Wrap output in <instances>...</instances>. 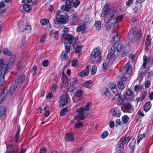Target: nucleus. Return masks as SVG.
I'll use <instances>...</instances> for the list:
<instances>
[{
	"label": "nucleus",
	"mask_w": 153,
	"mask_h": 153,
	"mask_svg": "<svg viewBox=\"0 0 153 153\" xmlns=\"http://www.w3.org/2000/svg\"><path fill=\"white\" fill-rule=\"evenodd\" d=\"M83 123L81 122H79L76 123L75 125V127L77 128H79L83 126Z\"/></svg>",
	"instance_id": "50"
},
{
	"label": "nucleus",
	"mask_w": 153,
	"mask_h": 153,
	"mask_svg": "<svg viewBox=\"0 0 153 153\" xmlns=\"http://www.w3.org/2000/svg\"><path fill=\"white\" fill-rule=\"evenodd\" d=\"M126 95L124 97L125 99L128 100H129L131 99L132 98H129V97H132L134 94V93L131 90L129 89L126 90Z\"/></svg>",
	"instance_id": "17"
},
{
	"label": "nucleus",
	"mask_w": 153,
	"mask_h": 153,
	"mask_svg": "<svg viewBox=\"0 0 153 153\" xmlns=\"http://www.w3.org/2000/svg\"><path fill=\"white\" fill-rule=\"evenodd\" d=\"M124 48L123 44L122 43H119L117 46L116 48L118 52H121Z\"/></svg>",
	"instance_id": "31"
},
{
	"label": "nucleus",
	"mask_w": 153,
	"mask_h": 153,
	"mask_svg": "<svg viewBox=\"0 0 153 153\" xmlns=\"http://www.w3.org/2000/svg\"><path fill=\"white\" fill-rule=\"evenodd\" d=\"M73 2V0H66L65 4L62 6L61 9L67 12L69 11L71 8L72 7Z\"/></svg>",
	"instance_id": "12"
},
{
	"label": "nucleus",
	"mask_w": 153,
	"mask_h": 153,
	"mask_svg": "<svg viewBox=\"0 0 153 153\" xmlns=\"http://www.w3.org/2000/svg\"><path fill=\"white\" fill-rule=\"evenodd\" d=\"M102 94L105 96H108L110 94L109 90L108 88H104L102 90Z\"/></svg>",
	"instance_id": "28"
},
{
	"label": "nucleus",
	"mask_w": 153,
	"mask_h": 153,
	"mask_svg": "<svg viewBox=\"0 0 153 153\" xmlns=\"http://www.w3.org/2000/svg\"><path fill=\"white\" fill-rule=\"evenodd\" d=\"M144 62L143 63L142 67L140 68L139 71L138 79H141L147 73L146 70V66L147 61V58L146 55H144L143 57Z\"/></svg>",
	"instance_id": "6"
},
{
	"label": "nucleus",
	"mask_w": 153,
	"mask_h": 153,
	"mask_svg": "<svg viewBox=\"0 0 153 153\" xmlns=\"http://www.w3.org/2000/svg\"><path fill=\"white\" fill-rule=\"evenodd\" d=\"M118 87L119 88L121 89L124 87V84L122 82L119 81L118 82Z\"/></svg>",
	"instance_id": "52"
},
{
	"label": "nucleus",
	"mask_w": 153,
	"mask_h": 153,
	"mask_svg": "<svg viewBox=\"0 0 153 153\" xmlns=\"http://www.w3.org/2000/svg\"><path fill=\"white\" fill-rule=\"evenodd\" d=\"M65 139L67 141H72L74 140V138L72 134L67 133Z\"/></svg>",
	"instance_id": "23"
},
{
	"label": "nucleus",
	"mask_w": 153,
	"mask_h": 153,
	"mask_svg": "<svg viewBox=\"0 0 153 153\" xmlns=\"http://www.w3.org/2000/svg\"><path fill=\"white\" fill-rule=\"evenodd\" d=\"M49 62L48 60H45L44 61L42 62V65L45 67H47L48 66Z\"/></svg>",
	"instance_id": "54"
},
{
	"label": "nucleus",
	"mask_w": 153,
	"mask_h": 153,
	"mask_svg": "<svg viewBox=\"0 0 153 153\" xmlns=\"http://www.w3.org/2000/svg\"><path fill=\"white\" fill-rule=\"evenodd\" d=\"M97 69V66L96 65H93L91 70L92 74V75H94L96 73Z\"/></svg>",
	"instance_id": "45"
},
{
	"label": "nucleus",
	"mask_w": 153,
	"mask_h": 153,
	"mask_svg": "<svg viewBox=\"0 0 153 153\" xmlns=\"http://www.w3.org/2000/svg\"><path fill=\"white\" fill-rule=\"evenodd\" d=\"M121 122L120 119H117L116 121V126H117L121 124Z\"/></svg>",
	"instance_id": "61"
},
{
	"label": "nucleus",
	"mask_w": 153,
	"mask_h": 153,
	"mask_svg": "<svg viewBox=\"0 0 153 153\" xmlns=\"http://www.w3.org/2000/svg\"><path fill=\"white\" fill-rule=\"evenodd\" d=\"M68 28L67 27H65L64 29L63 30L64 31V33H63L62 35V40H64V39L63 38V35L64 34H67L68 35V34H69L70 35H71L68 33Z\"/></svg>",
	"instance_id": "40"
},
{
	"label": "nucleus",
	"mask_w": 153,
	"mask_h": 153,
	"mask_svg": "<svg viewBox=\"0 0 153 153\" xmlns=\"http://www.w3.org/2000/svg\"><path fill=\"white\" fill-rule=\"evenodd\" d=\"M131 73V67L128 63L126 64L121 71V74L123 75H130Z\"/></svg>",
	"instance_id": "10"
},
{
	"label": "nucleus",
	"mask_w": 153,
	"mask_h": 153,
	"mask_svg": "<svg viewBox=\"0 0 153 153\" xmlns=\"http://www.w3.org/2000/svg\"><path fill=\"white\" fill-rule=\"evenodd\" d=\"M142 36V34L140 31L137 32L136 28H132L129 30L128 33V38L129 41L133 43L136 40L137 38L138 39L140 40V37Z\"/></svg>",
	"instance_id": "5"
},
{
	"label": "nucleus",
	"mask_w": 153,
	"mask_h": 153,
	"mask_svg": "<svg viewBox=\"0 0 153 153\" xmlns=\"http://www.w3.org/2000/svg\"><path fill=\"white\" fill-rule=\"evenodd\" d=\"M115 52V48L114 46H112L108 51V54L107 56V58L110 59L113 56Z\"/></svg>",
	"instance_id": "20"
},
{
	"label": "nucleus",
	"mask_w": 153,
	"mask_h": 153,
	"mask_svg": "<svg viewBox=\"0 0 153 153\" xmlns=\"http://www.w3.org/2000/svg\"><path fill=\"white\" fill-rule=\"evenodd\" d=\"M80 2L79 0H76L74 2H73L72 7L76 8L80 4Z\"/></svg>",
	"instance_id": "42"
},
{
	"label": "nucleus",
	"mask_w": 153,
	"mask_h": 153,
	"mask_svg": "<svg viewBox=\"0 0 153 153\" xmlns=\"http://www.w3.org/2000/svg\"><path fill=\"white\" fill-rule=\"evenodd\" d=\"M95 26L97 30H100L101 28V23L100 21H97L96 22Z\"/></svg>",
	"instance_id": "41"
},
{
	"label": "nucleus",
	"mask_w": 153,
	"mask_h": 153,
	"mask_svg": "<svg viewBox=\"0 0 153 153\" xmlns=\"http://www.w3.org/2000/svg\"><path fill=\"white\" fill-rule=\"evenodd\" d=\"M124 108L127 111H129L131 110V105L129 103H125L123 105Z\"/></svg>",
	"instance_id": "39"
},
{
	"label": "nucleus",
	"mask_w": 153,
	"mask_h": 153,
	"mask_svg": "<svg viewBox=\"0 0 153 153\" xmlns=\"http://www.w3.org/2000/svg\"><path fill=\"white\" fill-rule=\"evenodd\" d=\"M37 69V67L36 66L35 67V66L33 67L32 68V71L33 72V74L35 75L36 74V71Z\"/></svg>",
	"instance_id": "60"
},
{
	"label": "nucleus",
	"mask_w": 153,
	"mask_h": 153,
	"mask_svg": "<svg viewBox=\"0 0 153 153\" xmlns=\"http://www.w3.org/2000/svg\"><path fill=\"white\" fill-rule=\"evenodd\" d=\"M17 88V86L15 85V84L12 83V85H11L10 89L8 91V94L10 95L13 94L16 88Z\"/></svg>",
	"instance_id": "22"
},
{
	"label": "nucleus",
	"mask_w": 153,
	"mask_h": 153,
	"mask_svg": "<svg viewBox=\"0 0 153 153\" xmlns=\"http://www.w3.org/2000/svg\"><path fill=\"white\" fill-rule=\"evenodd\" d=\"M110 61V59L107 58V60L103 64V68L104 69H106L109 65V62Z\"/></svg>",
	"instance_id": "38"
},
{
	"label": "nucleus",
	"mask_w": 153,
	"mask_h": 153,
	"mask_svg": "<svg viewBox=\"0 0 153 153\" xmlns=\"http://www.w3.org/2000/svg\"><path fill=\"white\" fill-rule=\"evenodd\" d=\"M3 93L1 94L0 97V104L1 102V100H3L6 97V96L7 94H5L4 93V92H3Z\"/></svg>",
	"instance_id": "48"
},
{
	"label": "nucleus",
	"mask_w": 153,
	"mask_h": 153,
	"mask_svg": "<svg viewBox=\"0 0 153 153\" xmlns=\"http://www.w3.org/2000/svg\"><path fill=\"white\" fill-rule=\"evenodd\" d=\"M6 117V109L5 107L1 106L0 108V118L3 119Z\"/></svg>",
	"instance_id": "18"
},
{
	"label": "nucleus",
	"mask_w": 153,
	"mask_h": 153,
	"mask_svg": "<svg viewBox=\"0 0 153 153\" xmlns=\"http://www.w3.org/2000/svg\"><path fill=\"white\" fill-rule=\"evenodd\" d=\"M25 75L17 76L15 77L14 80L13 81L12 83L15 84V85L17 86V88H19L25 82Z\"/></svg>",
	"instance_id": "7"
},
{
	"label": "nucleus",
	"mask_w": 153,
	"mask_h": 153,
	"mask_svg": "<svg viewBox=\"0 0 153 153\" xmlns=\"http://www.w3.org/2000/svg\"><path fill=\"white\" fill-rule=\"evenodd\" d=\"M101 56L96 57L91 59V62L92 63H100L101 61Z\"/></svg>",
	"instance_id": "24"
},
{
	"label": "nucleus",
	"mask_w": 153,
	"mask_h": 153,
	"mask_svg": "<svg viewBox=\"0 0 153 153\" xmlns=\"http://www.w3.org/2000/svg\"><path fill=\"white\" fill-rule=\"evenodd\" d=\"M16 59V55H13L10 58L7 64H5L3 63V60L0 59V81L2 83L4 80V76L6 73H8L12 68L13 63Z\"/></svg>",
	"instance_id": "1"
},
{
	"label": "nucleus",
	"mask_w": 153,
	"mask_h": 153,
	"mask_svg": "<svg viewBox=\"0 0 153 153\" xmlns=\"http://www.w3.org/2000/svg\"><path fill=\"white\" fill-rule=\"evenodd\" d=\"M46 37L47 35L46 34H45L43 35L42 37L40 39V42L42 43H44L46 40Z\"/></svg>",
	"instance_id": "53"
},
{
	"label": "nucleus",
	"mask_w": 153,
	"mask_h": 153,
	"mask_svg": "<svg viewBox=\"0 0 153 153\" xmlns=\"http://www.w3.org/2000/svg\"><path fill=\"white\" fill-rule=\"evenodd\" d=\"M118 39L117 38V36L116 35L114 36L113 39L112 40V42L114 44H115L117 41H118Z\"/></svg>",
	"instance_id": "56"
},
{
	"label": "nucleus",
	"mask_w": 153,
	"mask_h": 153,
	"mask_svg": "<svg viewBox=\"0 0 153 153\" xmlns=\"http://www.w3.org/2000/svg\"><path fill=\"white\" fill-rule=\"evenodd\" d=\"M151 103L150 102H146L144 107V110L146 112L148 111L150 108L151 106Z\"/></svg>",
	"instance_id": "27"
},
{
	"label": "nucleus",
	"mask_w": 153,
	"mask_h": 153,
	"mask_svg": "<svg viewBox=\"0 0 153 153\" xmlns=\"http://www.w3.org/2000/svg\"><path fill=\"white\" fill-rule=\"evenodd\" d=\"M83 92L81 90H77L75 93L73 97V102L77 103L81 100V97L82 95Z\"/></svg>",
	"instance_id": "9"
},
{
	"label": "nucleus",
	"mask_w": 153,
	"mask_h": 153,
	"mask_svg": "<svg viewBox=\"0 0 153 153\" xmlns=\"http://www.w3.org/2000/svg\"><path fill=\"white\" fill-rule=\"evenodd\" d=\"M19 30L22 32L25 31L26 33H29L31 32V26L29 23H26L22 25Z\"/></svg>",
	"instance_id": "11"
},
{
	"label": "nucleus",
	"mask_w": 153,
	"mask_h": 153,
	"mask_svg": "<svg viewBox=\"0 0 153 153\" xmlns=\"http://www.w3.org/2000/svg\"><path fill=\"white\" fill-rule=\"evenodd\" d=\"M40 22L42 25H45L48 24L49 22V21L48 19H41Z\"/></svg>",
	"instance_id": "35"
},
{
	"label": "nucleus",
	"mask_w": 153,
	"mask_h": 153,
	"mask_svg": "<svg viewBox=\"0 0 153 153\" xmlns=\"http://www.w3.org/2000/svg\"><path fill=\"white\" fill-rule=\"evenodd\" d=\"M53 94L49 92L46 96V97L48 99H52L53 98Z\"/></svg>",
	"instance_id": "55"
},
{
	"label": "nucleus",
	"mask_w": 153,
	"mask_h": 153,
	"mask_svg": "<svg viewBox=\"0 0 153 153\" xmlns=\"http://www.w3.org/2000/svg\"><path fill=\"white\" fill-rule=\"evenodd\" d=\"M116 11L112 9H108V4H106L102 9L101 14L102 16H106L108 19L107 22H112L115 21Z\"/></svg>",
	"instance_id": "2"
},
{
	"label": "nucleus",
	"mask_w": 153,
	"mask_h": 153,
	"mask_svg": "<svg viewBox=\"0 0 153 153\" xmlns=\"http://www.w3.org/2000/svg\"><path fill=\"white\" fill-rule=\"evenodd\" d=\"M68 53H67L65 51H63L62 52L61 57L62 61H64L67 59L68 58Z\"/></svg>",
	"instance_id": "25"
},
{
	"label": "nucleus",
	"mask_w": 153,
	"mask_h": 153,
	"mask_svg": "<svg viewBox=\"0 0 153 153\" xmlns=\"http://www.w3.org/2000/svg\"><path fill=\"white\" fill-rule=\"evenodd\" d=\"M78 64V61L76 59H74L72 62V65L73 66L75 67Z\"/></svg>",
	"instance_id": "58"
},
{
	"label": "nucleus",
	"mask_w": 153,
	"mask_h": 153,
	"mask_svg": "<svg viewBox=\"0 0 153 153\" xmlns=\"http://www.w3.org/2000/svg\"><path fill=\"white\" fill-rule=\"evenodd\" d=\"M3 52L4 54L8 56H10L12 54L11 52H10L6 48L3 50Z\"/></svg>",
	"instance_id": "44"
},
{
	"label": "nucleus",
	"mask_w": 153,
	"mask_h": 153,
	"mask_svg": "<svg viewBox=\"0 0 153 153\" xmlns=\"http://www.w3.org/2000/svg\"><path fill=\"white\" fill-rule=\"evenodd\" d=\"M129 118L127 115H124L122 117V120L124 123H126L128 121Z\"/></svg>",
	"instance_id": "43"
},
{
	"label": "nucleus",
	"mask_w": 153,
	"mask_h": 153,
	"mask_svg": "<svg viewBox=\"0 0 153 153\" xmlns=\"http://www.w3.org/2000/svg\"><path fill=\"white\" fill-rule=\"evenodd\" d=\"M89 72L88 70H84L80 72L79 76L81 77H83L87 76Z\"/></svg>",
	"instance_id": "33"
},
{
	"label": "nucleus",
	"mask_w": 153,
	"mask_h": 153,
	"mask_svg": "<svg viewBox=\"0 0 153 153\" xmlns=\"http://www.w3.org/2000/svg\"><path fill=\"white\" fill-rule=\"evenodd\" d=\"M151 82L149 80H148L146 82L145 84V86L146 88H148L150 85Z\"/></svg>",
	"instance_id": "59"
},
{
	"label": "nucleus",
	"mask_w": 153,
	"mask_h": 153,
	"mask_svg": "<svg viewBox=\"0 0 153 153\" xmlns=\"http://www.w3.org/2000/svg\"><path fill=\"white\" fill-rule=\"evenodd\" d=\"M108 135V132L107 131H105L101 136V137L102 139L105 138Z\"/></svg>",
	"instance_id": "51"
},
{
	"label": "nucleus",
	"mask_w": 153,
	"mask_h": 153,
	"mask_svg": "<svg viewBox=\"0 0 153 153\" xmlns=\"http://www.w3.org/2000/svg\"><path fill=\"white\" fill-rule=\"evenodd\" d=\"M130 139L129 137H123L120 139V143L119 144L118 147L121 149L123 148L124 145L128 143L130 141Z\"/></svg>",
	"instance_id": "13"
},
{
	"label": "nucleus",
	"mask_w": 153,
	"mask_h": 153,
	"mask_svg": "<svg viewBox=\"0 0 153 153\" xmlns=\"http://www.w3.org/2000/svg\"><path fill=\"white\" fill-rule=\"evenodd\" d=\"M68 97L65 94H63L61 97L59 102L61 105L64 106L68 103Z\"/></svg>",
	"instance_id": "14"
},
{
	"label": "nucleus",
	"mask_w": 153,
	"mask_h": 153,
	"mask_svg": "<svg viewBox=\"0 0 153 153\" xmlns=\"http://www.w3.org/2000/svg\"><path fill=\"white\" fill-rule=\"evenodd\" d=\"M85 26L84 25H80L77 28V31L79 32L80 31H84L85 30Z\"/></svg>",
	"instance_id": "37"
},
{
	"label": "nucleus",
	"mask_w": 153,
	"mask_h": 153,
	"mask_svg": "<svg viewBox=\"0 0 153 153\" xmlns=\"http://www.w3.org/2000/svg\"><path fill=\"white\" fill-rule=\"evenodd\" d=\"M115 24V22H107L106 24V30H108L111 29Z\"/></svg>",
	"instance_id": "26"
},
{
	"label": "nucleus",
	"mask_w": 153,
	"mask_h": 153,
	"mask_svg": "<svg viewBox=\"0 0 153 153\" xmlns=\"http://www.w3.org/2000/svg\"><path fill=\"white\" fill-rule=\"evenodd\" d=\"M63 35V38L64 39V43L65 45V51L68 53L70 52L71 48L74 47L76 42V39L73 35Z\"/></svg>",
	"instance_id": "3"
},
{
	"label": "nucleus",
	"mask_w": 153,
	"mask_h": 153,
	"mask_svg": "<svg viewBox=\"0 0 153 153\" xmlns=\"http://www.w3.org/2000/svg\"><path fill=\"white\" fill-rule=\"evenodd\" d=\"M57 86L56 84H54L52 86V87L51 89V92H55L57 88Z\"/></svg>",
	"instance_id": "57"
},
{
	"label": "nucleus",
	"mask_w": 153,
	"mask_h": 153,
	"mask_svg": "<svg viewBox=\"0 0 153 153\" xmlns=\"http://www.w3.org/2000/svg\"><path fill=\"white\" fill-rule=\"evenodd\" d=\"M149 60L150 62V64H153V55H152L150 56Z\"/></svg>",
	"instance_id": "64"
},
{
	"label": "nucleus",
	"mask_w": 153,
	"mask_h": 153,
	"mask_svg": "<svg viewBox=\"0 0 153 153\" xmlns=\"http://www.w3.org/2000/svg\"><path fill=\"white\" fill-rule=\"evenodd\" d=\"M82 46H77L75 48V53H80L82 51Z\"/></svg>",
	"instance_id": "36"
},
{
	"label": "nucleus",
	"mask_w": 153,
	"mask_h": 153,
	"mask_svg": "<svg viewBox=\"0 0 153 153\" xmlns=\"http://www.w3.org/2000/svg\"><path fill=\"white\" fill-rule=\"evenodd\" d=\"M153 76V72L152 71L148 73L147 77V78H151Z\"/></svg>",
	"instance_id": "62"
},
{
	"label": "nucleus",
	"mask_w": 153,
	"mask_h": 153,
	"mask_svg": "<svg viewBox=\"0 0 153 153\" xmlns=\"http://www.w3.org/2000/svg\"><path fill=\"white\" fill-rule=\"evenodd\" d=\"M111 113L114 117H119L120 115L119 110L117 108H113L111 109Z\"/></svg>",
	"instance_id": "19"
},
{
	"label": "nucleus",
	"mask_w": 153,
	"mask_h": 153,
	"mask_svg": "<svg viewBox=\"0 0 153 153\" xmlns=\"http://www.w3.org/2000/svg\"><path fill=\"white\" fill-rule=\"evenodd\" d=\"M83 86L88 88H90L92 86V83L91 81H87L83 84Z\"/></svg>",
	"instance_id": "32"
},
{
	"label": "nucleus",
	"mask_w": 153,
	"mask_h": 153,
	"mask_svg": "<svg viewBox=\"0 0 153 153\" xmlns=\"http://www.w3.org/2000/svg\"><path fill=\"white\" fill-rule=\"evenodd\" d=\"M145 135L144 134H142L138 137L137 143H139L140 141L145 137Z\"/></svg>",
	"instance_id": "47"
},
{
	"label": "nucleus",
	"mask_w": 153,
	"mask_h": 153,
	"mask_svg": "<svg viewBox=\"0 0 153 153\" xmlns=\"http://www.w3.org/2000/svg\"><path fill=\"white\" fill-rule=\"evenodd\" d=\"M130 148L131 150L130 152V153H134V149L135 148V146L134 145H130Z\"/></svg>",
	"instance_id": "63"
},
{
	"label": "nucleus",
	"mask_w": 153,
	"mask_h": 153,
	"mask_svg": "<svg viewBox=\"0 0 153 153\" xmlns=\"http://www.w3.org/2000/svg\"><path fill=\"white\" fill-rule=\"evenodd\" d=\"M121 97V94L120 93L117 94L114 97L113 100L116 101H117Z\"/></svg>",
	"instance_id": "49"
},
{
	"label": "nucleus",
	"mask_w": 153,
	"mask_h": 153,
	"mask_svg": "<svg viewBox=\"0 0 153 153\" xmlns=\"http://www.w3.org/2000/svg\"><path fill=\"white\" fill-rule=\"evenodd\" d=\"M92 105L91 102H88L84 108H80L76 110L78 113L75 115L74 119L77 121L83 120L85 119V116L84 114L86 111H88L90 110V107Z\"/></svg>",
	"instance_id": "4"
},
{
	"label": "nucleus",
	"mask_w": 153,
	"mask_h": 153,
	"mask_svg": "<svg viewBox=\"0 0 153 153\" xmlns=\"http://www.w3.org/2000/svg\"><path fill=\"white\" fill-rule=\"evenodd\" d=\"M23 8L24 10L26 12H30L32 10L31 6L27 4L24 5Z\"/></svg>",
	"instance_id": "29"
},
{
	"label": "nucleus",
	"mask_w": 153,
	"mask_h": 153,
	"mask_svg": "<svg viewBox=\"0 0 153 153\" xmlns=\"http://www.w3.org/2000/svg\"><path fill=\"white\" fill-rule=\"evenodd\" d=\"M79 18L76 14H73L71 15V24L76 25L78 23Z\"/></svg>",
	"instance_id": "16"
},
{
	"label": "nucleus",
	"mask_w": 153,
	"mask_h": 153,
	"mask_svg": "<svg viewBox=\"0 0 153 153\" xmlns=\"http://www.w3.org/2000/svg\"><path fill=\"white\" fill-rule=\"evenodd\" d=\"M151 39L150 38V36H148L146 39V42L145 50L147 51L149 49V47L150 46L151 44Z\"/></svg>",
	"instance_id": "21"
},
{
	"label": "nucleus",
	"mask_w": 153,
	"mask_h": 153,
	"mask_svg": "<svg viewBox=\"0 0 153 153\" xmlns=\"http://www.w3.org/2000/svg\"><path fill=\"white\" fill-rule=\"evenodd\" d=\"M101 56V53L99 49H94L91 54V59Z\"/></svg>",
	"instance_id": "15"
},
{
	"label": "nucleus",
	"mask_w": 153,
	"mask_h": 153,
	"mask_svg": "<svg viewBox=\"0 0 153 153\" xmlns=\"http://www.w3.org/2000/svg\"><path fill=\"white\" fill-rule=\"evenodd\" d=\"M67 112V109L64 108L62 109L60 112V115L62 116H64Z\"/></svg>",
	"instance_id": "46"
},
{
	"label": "nucleus",
	"mask_w": 153,
	"mask_h": 153,
	"mask_svg": "<svg viewBox=\"0 0 153 153\" xmlns=\"http://www.w3.org/2000/svg\"><path fill=\"white\" fill-rule=\"evenodd\" d=\"M147 94V92L146 91H144L142 94V96L141 97H139L137 98V102H139V101H142L143 100L146 96Z\"/></svg>",
	"instance_id": "34"
},
{
	"label": "nucleus",
	"mask_w": 153,
	"mask_h": 153,
	"mask_svg": "<svg viewBox=\"0 0 153 153\" xmlns=\"http://www.w3.org/2000/svg\"><path fill=\"white\" fill-rule=\"evenodd\" d=\"M124 16V14H122L117 16L116 19H115V21L114 22H115V24L120 22L123 20Z\"/></svg>",
	"instance_id": "30"
},
{
	"label": "nucleus",
	"mask_w": 153,
	"mask_h": 153,
	"mask_svg": "<svg viewBox=\"0 0 153 153\" xmlns=\"http://www.w3.org/2000/svg\"><path fill=\"white\" fill-rule=\"evenodd\" d=\"M65 18L64 16L61 14L60 12H58L56 18L54 21V23L56 25L64 24L66 22Z\"/></svg>",
	"instance_id": "8"
}]
</instances>
